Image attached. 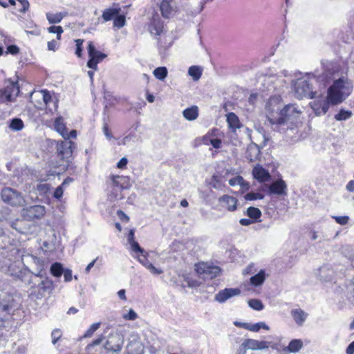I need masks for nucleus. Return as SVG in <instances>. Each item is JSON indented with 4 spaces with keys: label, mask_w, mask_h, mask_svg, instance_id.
<instances>
[{
    "label": "nucleus",
    "mask_w": 354,
    "mask_h": 354,
    "mask_svg": "<svg viewBox=\"0 0 354 354\" xmlns=\"http://www.w3.org/2000/svg\"><path fill=\"white\" fill-rule=\"evenodd\" d=\"M248 306L255 310H262L264 308V305L260 299H251L248 301Z\"/></svg>",
    "instance_id": "nucleus-36"
},
{
    "label": "nucleus",
    "mask_w": 354,
    "mask_h": 354,
    "mask_svg": "<svg viewBox=\"0 0 354 354\" xmlns=\"http://www.w3.org/2000/svg\"><path fill=\"white\" fill-rule=\"evenodd\" d=\"M260 149L257 145H250L246 151V158L250 162L255 161L259 158Z\"/></svg>",
    "instance_id": "nucleus-23"
},
{
    "label": "nucleus",
    "mask_w": 354,
    "mask_h": 354,
    "mask_svg": "<svg viewBox=\"0 0 354 354\" xmlns=\"http://www.w3.org/2000/svg\"><path fill=\"white\" fill-rule=\"evenodd\" d=\"M348 298L349 301L354 304V277L353 278L350 285L348 286Z\"/></svg>",
    "instance_id": "nucleus-53"
},
{
    "label": "nucleus",
    "mask_w": 354,
    "mask_h": 354,
    "mask_svg": "<svg viewBox=\"0 0 354 354\" xmlns=\"http://www.w3.org/2000/svg\"><path fill=\"white\" fill-rule=\"evenodd\" d=\"M125 180L124 177L120 176H113L111 178L112 183L115 188L123 189L124 187L121 184V180Z\"/></svg>",
    "instance_id": "nucleus-46"
},
{
    "label": "nucleus",
    "mask_w": 354,
    "mask_h": 354,
    "mask_svg": "<svg viewBox=\"0 0 354 354\" xmlns=\"http://www.w3.org/2000/svg\"><path fill=\"white\" fill-rule=\"evenodd\" d=\"M241 292V290L238 288H225L218 291V292L216 294L214 299L219 303H223L233 297L239 295Z\"/></svg>",
    "instance_id": "nucleus-15"
},
{
    "label": "nucleus",
    "mask_w": 354,
    "mask_h": 354,
    "mask_svg": "<svg viewBox=\"0 0 354 354\" xmlns=\"http://www.w3.org/2000/svg\"><path fill=\"white\" fill-rule=\"evenodd\" d=\"M247 215L249 218L257 220L261 216V212L257 207H249L247 209Z\"/></svg>",
    "instance_id": "nucleus-39"
},
{
    "label": "nucleus",
    "mask_w": 354,
    "mask_h": 354,
    "mask_svg": "<svg viewBox=\"0 0 354 354\" xmlns=\"http://www.w3.org/2000/svg\"><path fill=\"white\" fill-rule=\"evenodd\" d=\"M277 97H270L266 104L267 119L273 130L285 132L290 128V120L297 117L299 112L292 104L286 105L281 109Z\"/></svg>",
    "instance_id": "nucleus-1"
},
{
    "label": "nucleus",
    "mask_w": 354,
    "mask_h": 354,
    "mask_svg": "<svg viewBox=\"0 0 354 354\" xmlns=\"http://www.w3.org/2000/svg\"><path fill=\"white\" fill-rule=\"evenodd\" d=\"M303 346V343L299 339H293L292 340L288 346V351L292 353L298 352Z\"/></svg>",
    "instance_id": "nucleus-35"
},
{
    "label": "nucleus",
    "mask_w": 354,
    "mask_h": 354,
    "mask_svg": "<svg viewBox=\"0 0 354 354\" xmlns=\"http://www.w3.org/2000/svg\"><path fill=\"white\" fill-rule=\"evenodd\" d=\"M295 95L298 99L304 97L315 98L316 92L312 91L309 82L304 78H299L292 83Z\"/></svg>",
    "instance_id": "nucleus-3"
},
{
    "label": "nucleus",
    "mask_w": 354,
    "mask_h": 354,
    "mask_svg": "<svg viewBox=\"0 0 354 354\" xmlns=\"http://www.w3.org/2000/svg\"><path fill=\"white\" fill-rule=\"evenodd\" d=\"M55 130L65 139L68 140V133L66 128L65 123L64 122V119L62 117H59L55 119L54 123Z\"/></svg>",
    "instance_id": "nucleus-21"
},
{
    "label": "nucleus",
    "mask_w": 354,
    "mask_h": 354,
    "mask_svg": "<svg viewBox=\"0 0 354 354\" xmlns=\"http://www.w3.org/2000/svg\"><path fill=\"white\" fill-rule=\"evenodd\" d=\"M335 274L333 267L329 265H324L320 267L317 272V276L320 281H329L332 280Z\"/></svg>",
    "instance_id": "nucleus-17"
},
{
    "label": "nucleus",
    "mask_w": 354,
    "mask_h": 354,
    "mask_svg": "<svg viewBox=\"0 0 354 354\" xmlns=\"http://www.w3.org/2000/svg\"><path fill=\"white\" fill-rule=\"evenodd\" d=\"M346 354H354V341L352 342L346 348Z\"/></svg>",
    "instance_id": "nucleus-64"
},
{
    "label": "nucleus",
    "mask_w": 354,
    "mask_h": 354,
    "mask_svg": "<svg viewBox=\"0 0 354 354\" xmlns=\"http://www.w3.org/2000/svg\"><path fill=\"white\" fill-rule=\"evenodd\" d=\"M252 175L255 179L261 183L268 181L271 177L269 172L260 165L254 167Z\"/></svg>",
    "instance_id": "nucleus-20"
},
{
    "label": "nucleus",
    "mask_w": 354,
    "mask_h": 354,
    "mask_svg": "<svg viewBox=\"0 0 354 354\" xmlns=\"http://www.w3.org/2000/svg\"><path fill=\"white\" fill-rule=\"evenodd\" d=\"M160 5L162 15L165 18H169L176 11V3L175 0H155Z\"/></svg>",
    "instance_id": "nucleus-11"
},
{
    "label": "nucleus",
    "mask_w": 354,
    "mask_h": 354,
    "mask_svg": "<svg viewBox=\"0 0 354 354\" xmlns=\"http://www.w3.org/2000/svg\"><path fill=\"white\" fill-rule=\"evenodd\" d=\"M66 16L65 14L62 12L57 13H47L46 18L49 22V24H58L59 23L62 19Z\"/></svg>",
    "instance_id": "nucleus-30"
},
{
    "label": "nucleus",
    "mask_w": 354,
    "mask_h": 354,
    "mask_svg": "<svg viewBox=\"0 0 354 354\" xmlns=\"http://www.w3.org/2000/svg\"><path fill=\"white\" fill-rule=\"evenodd\" d=\"M128 242L130 245L131 250L134 253L143 252V249L139 243L134 240V230H131L128 234Z\"/></svg>",
    "instance_id": "nucleus-26"
},
{
    "label": "nucleus",
    "mask_w": 354,
    "mask_h": 354,
    "mask_svg": "<svg viewBox=\"0 0 354 354\" xmlns=\"http://www.w3.org/2000/svg\"><path fill=\"white\" fill-rule=\"evenodd\" d=\"M124 337L118 333H112L104 346L107 351L120 353L124 344Z\"/></svg>",
    "instance_id": "nucleus-7"
},
{
    "label": "nucleus",
    "mask_w": 354,
    "mask_h": 354,
    "mask_svg": "<svg viewBox=\"0 0 354 354\" xmlns=\"http://www.w3.org/2000/svg\"><path fill=\"white\" fill-rule=\"evenodd\" d=\"M275 80H279L275 76H268L265 78L264 82L268 84V90L275 89L277 88V86L272 85V84H274Z\"/></svg>",
    "instance_id": "nucleus-49"
},
{
    "label": "nucleus",
    "mask_w": 354,
    "mask_h": 354,
    "mask_svg": "<svg viewBox=\"0 0 354 354\" xmlns=\"http://www.w3.org/2000/svg\"><path fill=\"white\" fill-rule=\"evenodd\" d=\"M39 288L44 292H50L53 290L54 286L51 280L46 279L39 283Z\"/></svg>",
    "instance_id": "nucleus-37"
},
{
    "label": "nucleus",
    "mask_w": 354,
    "mask_h": 354,
    "mask_svg": "<svg viewBox=\"0 0 354 354\" xmlns=\"http://www.w3.org/2000/svg\"><path fill=\"white\" fill-rule=\"evenodd\" d=\"M342 253L351 261H354V246L345 245L342 248Z\"/></svg>",
    "instance_id": "nucleus-41"
},
{
    "label": "nucleus",
    "mask_w": 354,
    "mask_h": 354,
    "mask_svg": "<svg viewBox=\"0 0 354 354\" xmlns=\"http://www.w3.org/2000/svg\"><path fill=\"white\" fill-rule=\"evenodd\" d=\"M1 199L3 202L16 207H21L26 201L20 192L10 187H5L1 190Z\"/></svg>",
    "instance_id": "nucleus-4"
},
{
    "label": "nucleus",
    "mask_w": 354,
    "mask_h": 354,
    "mask_svg": "<svg viewBox=\"0 0 354 354\" xmlns=\"http://www.w3.org/2000/svg\"><path fill=\"white\" fill-rule=\"evenodd\" d=\"M37 95L43 100L44 104L46 106H49L50 102L52 101V96L49 91L46 90H42L39 91Z\"/></svg>",
    "instance_id": "nucleus-40"
},
{
    "label": "nucleus",
    "mask_w": 354,
    "mask_h": 354,
    "mask_svg": "<svg viewBox=\"0 0 354 354\" xmlns=\"http://www.w3.org/2000/svg\"><path fill=\"white\" fill-rule=\"evenodd\" d=\"M163 30L162 22L158 19L153 18L149 26V30L151 35H160Z\"/></svg>",
    "instance_id": "nucleus-22"
},
{
    "label": "nucleus",
    "mask_w": 354,
    "mask_h": 354,
    "mask_svg": "<svg viewBox=\"0 0 354 354\" xmlns=\"http://www.w3.org/2000/svg\"><path fill=\"white\" fill-rule=\"evenodd\" d=\"M122 9L119 4H113L112 6L106 8L102 12V18L103 22H107L114 19L118 15L119 12H121Z\"/></svg>",
    "instance_id": "nucleus-19"
},
{
    "label": "nucleus",
    "mask_w": 354,
    "mask_h": 354,
    "mask_svg": "<svg viewBox=\"0 0 354 354\" xmlns=\"http://www.w3.org/2000/svg\"><path fill=\"white\" fill-rule=\"evenodd\" d=\"M239 348L245 352H246L248 349L258 350V340L247 339L240 345Z\"/></svg>",
    "instance_id": "nucleus-28"
},
{
    "label": "nucleus",
    "mask_w": 354,
    "mask_h": 354,
    "mask_svg": "<svg viewBox=\"0 0 354 354\" xmlns=\"http://www.w3.org/2000/svg\"><path fill=\"white\" fill-rule=\"evenodd\" d=\"M64 272L62 265L60 263H54L50 266V273L56 277H59Z\"/></svg>",
    "instance_id": "nucleus-34"
},
{
    "label": "nucleus",
    "mask_w": 354,
    "mask_h": 354,
    "mask_svg": "<svg viewBox=\"0 0 354 354\" xmlns=\"http://www.w3.org/2000/svg\"><path fill=\"white\" fill-rule=\"evenodd\" d=\"M128 162V160L127 158H122L120 161L117 163V167L119 169H124Z\"/></svg>",
    "instance_id": "nucleus-63"
},
{
    "label": "nucleus",
    "mask_w": 354,
    "mask_h": 354,
    "mask_svg": "<svg viewBox=\"0 0 354 354\" xmlns=\"http://www.w3.org/2000/svg\"><path fill=\"white\" fill-rule=\"evenodd\" d=\"M269 194L286 195L287 185L282 179H278L271 183L270 185H265Z\"/></svg>",
    "instance_id": "nucleus-14"
},
{
    "label": "nucleus",
    "mask_w": 354,
    "mask_h": 354,
    "mask_svg": "<svg viewBox=\"0 0 354 354\" xmlns=\"http://www.w3.org/2000/svg\"><path fill=\"white\" fill-rule=\"evenodd\" d=\"M226 117L228 126L233 131L241 127L239 119L234 113H229Z\"/></svg>",
    "instance_id": "nucleus-24"
},
{
    "label": "nucleus",
    "mask_w": 354,
    "mask_h": 354,
    "mask_svg": "<svg viewBox=\"0 0 354 354\" xmlns=\"http://www.w3.org/2000/svg\"><path fill=\"white\" fill-rule=\"evenodd\" d=\"M100 326V323H94L85 332L82 338L90 337L93 335V334L99 328Z\"/></svg>",
    "instance_id": "nucleus-44"
},
{
    "label": "nucleus",
    "mask_w": 354,
    "mask_h": 354,
    "mask_svg": "<svg viewBox=\"0 0 354 354\" xmlns=\"http://www.w3.org/2000/svg\"><path fill=\"white\" fill-rule=\"evenodd\" d=\"M57 151L58 156L63 160L69 162V158L71 157L72 142L68 140L61 141L57 143Z\"/></svg>",
    "instance_id": "nucleus-12"
},
{
    "label": "nucleus",
    "mask_w": 354,
    "mask_h": 354,
    "mask_svg": "<svg viewBox=\"0 0 354 354\" xmlns=\"http://www.w3.org/2000/svg\"><path fill=\"white\" fill-rule=\"evenodd\" d=\"M19 52V48L15 45H10L7 47V53L16 55Z\"/></svg>",
    "instance_id": "nucleus-61"
},
{
    "label": "nucleus",
    "mask_w": 354,
    "mask_h": 354,
    "mask_svg": "<svg viewBox=\"0 0 354 354\" xmlns=\"http://www.w3.org/2000/svg\"><path fill=\"white\" fill-rule=\"evenodd\" d=\"M64 190H63V186L60 185L57 187L54 192V197L57 199H59L63 196Z\"/></svg>",
    "instance_id": "nucleus-60"
},
{
    "label": "nucleus",
    "mask_w": 354,
    "mask_h": 354,
    "mask_svg": "<svg viewBox=\"0 0 354 354\" xmlns=\"http://www.w3.org/2000/svg\"><path fill=\"white\" fill-rule=\"evenodd\" d=\"M218 202L222 207L230 212H233L236 209L238 201L234 196L223 195L219 198Z\"/></svg>",
    "instance_id": "nucleus-18"
},
{
    "label": "nucleus",
    "mask_w": 354,
    "mask_h": 354,
    "mask_svg": "<svg viewBox=\"0 0 354 354\" xmlns=\"http://www.w3.org/2000/svg\"><path fill=\"white\" fill-rule=\"evenodd\" d=\"M260 328L269 330V326L266 325L264 322H259L254 324H250L249 330L257 332L259 331Z\"/></svg>",
    "instance_id": "nucleus-45"
},
{
    "label": "nucleus",
    "mask_w": 354,
    "mask_h": 354,
    "mask_svg": "<svg viewBox=\"0 0 354 354\" xmlns=\"http://www.w3.org/2000/svg\"><path fill=\"white\" fill-rule=\"evenodd\" d=\"M15 300L12 295L0 292V313H8L14 307Z\"/></svg>",
    "instance_id": "nucleus-16"
},
{
    "label": "nucleus",
    "mask_w": 354,
    "mask_h": 354,
    "mask_svg": "<svg viewBox=\"0 0 354 354\" xmlns=\"http://www.w3.org/2000/svg\"><path fill=\"white\" fill-rule=\"evenodd\" d=\"M352 112L344 109H341L338 113L335 115V119L337 121L346 120L352 116Z\"/></svg>",
    "instance_id": "nucleus-38"
},
{
    "label": "nucleus",
    "mask_w": 354,
    "mask_h": 354,
    "mask_svg": "<svg viewBox=\"0 0 354 354\" xmlns=\"http://www.w3.org/2000/svg\"><path fill=\"white\" fill-rule=\"evenodd\" d=\"M46 213L45 207L43 205H32L21 210L22 217L28 221L41 218Z\"/></svg>",
    "instance_id": "nucleus-8"
},
{
    "label": "nucleus",
    "mask_w": 354,
    "mask_h": 354,
    "mask_svg": "<svg viewBox=\"0 0 354 354\" xmlns=\"http://www.w3.org/2000/svg\"><path fill=\"white\" fill-rule=\"evenodd\" d=\"M266 279L265 271L261 270L250 278V283L254 286L261 285Z\"/></svg>",
    "instance_id": "nucleus-29"
},
{
    "label": "nucleus",
    "mask_w": 354,
    "mask_h": 354,
    "mask_svg": "<svg viewBox=\"0 0 354 354\" xmlns=\"http://www.w3.org/2000/svg\"><path fill=\"white\" fill-rule=\"evenodd\" d=\"M62 333L59 329L56 328L53 330L51 333L52 343L53 344H55L57 342V341L62 337Z\"/></svg>",
    "instance_id": "nucleus-54"
},
{
    "label": "nucleus",
    "mask_w": 354,
    "mask_h": 354,
    "mask_svg": "<svg viewBox=\"0 0 354 354\" xmlns=\"http://www.w3.org/2000/svg\"><path fill=\"white\" fill-rule=\"evenodd\" d=\"M19 88L17 82H10L8 85L0 92V100L3 102L12 101L19 94Z\"/></svg>",
    "instance_id": "nucleus-10"
},
{
    "label": "nucleus",
    "mask_w": 354,
    "mask_h": 354,
    "mask_svg": "<svg viewBox=\"0 0 354 354\" xmlns=\"http://www.w3.org/2000/svg\"><path fill=\"white\" fill-rule=\"evenodd\" d=\"M244 183H245V181H244L243 177H241V176H237L229 180V184L231 186H235L237 185L243 186Z\"/></svg>",
    "instance_id": "nucleus-52"
},
{
    "label": "nucleus",
    "mask_w": 354,
    "mask_h": 354,
    "mask_svg": "<svg viewBox=\"0 0 354 354\" xmlns=\"http://www.w3.org/2000/svg\"><path fill=\"white\" fill-rule=\"evenodd\" d=\"M264 196L260 193L250 192L245 194V199L247 201H253L263 199Z\"/></svg>",
    "instance_id": "nucleus-50"
},
{
    "label": "nucleus",
    "mask_w": 354,
    "mask_h": 354,
    "mask_svg": "<svg viewBox=\"0 0 354 354\" xmlns=\"http://www.w3.org/2000/svg\"><path fill=\"white\" fill-rule=\"evenodd\" d=\"M188 74L192 77L193 80H198L202 75V68L198 66H192L189 68Z\"/></svg>",
    "instance_id": "nucleus-31"
},
{
    "label": "nucleus",
    "mask_w": 354,
    "mask_h": 354,
    "mask_svg": "<svg viewBox=\"0 0 354 354\" xmlns=\"http://www.w3.org/2000/svg\"><path fill=\"white\" fill-rule=\"evenodd\" d=\"M126 24V17L124 13L119 12L118 15L113 20V27L121 28Z\"/></svg>",
    "instance_id": "nucleus-32"
},
{
    "label": "nucleus",
    "mask_w": 354,
    "mask_h": 354,
    "mask_svg": "<svg viewBox=\"0 0 354 354\" xmlns=\"http://www.w3.org/2000/svg\"><path fill=\"white\" fill-rule=\"evenodd\" d=\"M18 3H17V9L22 13L26 12V10L29 8V2L28 0H17Z\"/></svg>",
    "instance_id": "nucleus-43"
},
{
    "label": "nucleus",
    "mask_w": 354,
    "mask_h": 354,
    "mask_svg": "<svg viewBox=\"0 0 354 354\" xmlns=\"http://www.w3.org/2000/svg\"><path fill=\"white\" fill-rule=\"evenodd\" d=\"M76 50L75 54L77 57H80L82 56V44L83 40L82 39H76Z\"/></svg>",
    "instance_id": "nucleus-57"
},
{
    "label": "nucleus",
    "mask_w": 354,
    "mask_h": 354,
    "mask_svg": "<svg viewBox=\"0 0 354 354\" xmlns=\"http://www.w3.org/2000/svg\"><path fill=\"white\" fill-rule=\"evenodd\" d=\"M10 127L13 130L20 131L24 128L23 121L21 119L15 118L11 121Z\"/></svg>",
    "instance_id": "nucleus-42"
},
{
    "label": "nucleus",
    "mask_w": 354,
    "mask_h": 354,
    "mask_svg": "<svg viewBox=\"0 0 354 354\" xmlns=\"http://www.w3.org/2000/svg\"><path fill=\"white\" fill-rule=\"evenodd\" d=\"M48 31L50 33H56L57 39L59 40L61 39L62 33L63 32V28L62 26H52L48 28Z\"/></svg>",
    "instance_id": "nucleus-48"
},
{
    "label": "nucleus",
    "mask_w": 354,
    "mask_h": 354,
    "mask_svg": "<svg viewBox=\"0 0 354 354\" xmlns=\"http://www.w3.org/2000/svg\"><path fill=\"white\" fill-rule=\"evenodd\" d=\"M332 218L335 219L337 223L342 225H346L349 221L348 216H333Z\"/></svg>",
    "instance_id": "nucleus-51"
},
{
    "label": "nucleus",
    "mask_w": 354,
    "mask_h": 354,
    "mask_svg": "<svg viewBox=\"0 0 354 354\" xmlns=\"http://www.w3.org/2000/svg\"><path fill=\"white\" fill-rule=\"evenodd\" d=\"M352 85L348 80L339 78L328 88L327 97L332 105L341 104L351 94Z\"/></svg>",
    "instance_id": "nucleus-2"
},
{
    "label": "nucleus",
    "mask_w": 354,
    "mask_h": 354,
    "mask_svg": "<svg viewBox=\"0 0 354 354\" xmlns=\"http://www.w3.org/2000/svg\"><path fill=\"white\" fill-rule=\"evenodd\" d=\"M58 44H59L58 42L54 39L48 41L47 44L48 50L55 51L57 49Z\"/></svg>",
    "instance_id": "nucleus-59"
},
{
    "label": "nucleus",
    "mask_w": 354,
    "mask_h": 354,
    "mask_svg": "<svg viewBox=\"0 0 354 354\" xmlns=\"http://www.w3.org/2000/svg\"><path fill=\"white\" fill-rule=\"evenodd\" d=\"M138 261L145 266L152 274L159 275L162 273V270L160 268H156L148 260L149 253L143 249V252L136 253Z\"/></svg>",
    "instance_id": "nucleus-13"
},
{
    "label": "nucleus",
    "mask_w": 354,
    "mask_h": 354,
    "mask_svg": "<svg viewBox=\"0 0 354 354\" xmlns=\"http://www.w3.org/2000/svg\"><path fill=\"white\" fill-rule=\"evenodd\" d=\"M102 131L104 136L108 140H111V138H113V136L106 123H104L103 124Z\"/></svg>",
    "instance_id": "nucleus-58"
},
{
    "label": "nucleus",
    "mask_w": 354,
    "mask_h": 354,
    "mask_svg": "<svg viewBox=\"0 0 354 354\" xmlns=\"http://www.w3.org/2000/svg\"><path fill=\"white\" fill-rule=\"evenodd\" d=\"M104 337L103 335L99 336L97 339L93 340L91 344H88L86 349L89 351L92 347L100 344L104 340Z\"/></svg>",
    "instance_id": "nucleus-55"
},
{
    "label": "nucleus",
    "mask_w": 354,
    "mask_h": 354,
    "mask_svg": "<svg viewBox=\"0 0 354 354\" xmlns=\"http://www.w3.org/2000/svg\"><path fill=\"white\" fill-rule=\"evenodd\" d=\"M311 108L317 115H324L327 113L330 102L328 97L319 96L315 100L310 103Z\"/></svg>",
    "instance_id": "nucleus-9"
},
{
    "label": "nucleus",
    "mask_w": 354,
    "mask_h": 354,
    "mask_svg": "<svg viewBox=\"0 0 354 354\" xmlns=\"http://www.w3.org/2000/svg\"><path fill=\"white\" fill-rule=\"evenodd\" d=\"M159 45L161 48L165 49L171 45V40L170 37L163 35L159 41Z\"/></svg>",
    "instance_id": "nucleus-47"
},
{
    "label": "nucleus",
    "mask_w": 354,
    "mask_h": 354,
    "mask_svg": "<svg viewBox=\"0 0 354 354\" xmlns=\"http://www.w3.org/2000/svg\"><path fill=\"white\" fill-rule=\"evenodd\" d=\"M137 317L138 315L133 309H130L128 313L123 315L125 320H135Z\"/></svg>",
    "instance_id": "nucleus-56"
},
{
    "label": "nucleus",
    "mask_w": 354,
    "mask_h": 354,
    "mask_svg": "<svg viewBox=\"0 0 354 354\" xmlns=\"http://www.w3.org/2000/svg\"><path fill=\"white\" fill-rule=\"evenodd\" d=\"M64 277L66 282L71 281L72 280V271L69 269L64 270Z\"/></svg>",
    "instance_id": "nucleus-62"
},
{
    "label": "nucleus",
    "mask_w": 354,
    "mask_h": 354,
    "mask_svg": "<svg viewBox=\"0 0 354 354\" xmlns=\"http://www.w3.org/2000/svg\"><path fill=\"white\" fill-rule=\"evenodd\" d=\"M183 117L189 121L196 120L198 116V109L196 106L187 108L183 111Z\"/></svg>",
    "instance_id": "nucleus-27"
},
{
    "label": "nucleus",
    "mask_w": 354,
    "mask_h": 354,
    "mask_svg": "<svg viewBox=\"0 0 354 354\" xmlns=\"http://www.w3.org/2000/svg\"><path fill=\"white\" fill-rule=\"evenodd\" d=\"M88 55L89 59L86 65L95 71L97 70V64L106 57V54L96 50L92 41H89L88 44Z\"/></svg>",
    "instance_id": "nucleus-6"
},
{
    "label": "nucleus",
    "mask_w": 354,
    "mask_h": 354,
    "mask_svg": "<svg viewBox=\"0 0 354 354\" xmlns=\"http://www.w3.org/2000/svg\"><path fill=\"white\" fill-rule=\"evenodd\" d=\"M195 270L199 277L205 280L212 279L219 275L221 272L219 267L204 262L196 264Z\"/></svg>",
    "instance_id": "nucleus-5"
},
{
    "label": "nucleus",
    "mask_w": 354,
    "mask_h": 354,
    "mask_svg": "<svg viewBox=\"0 0 354 354\" xmlns=\"http://www.w3.org/2000/svg\"><path fill=\"white\" fill-rule=\"evenodd\" d=\"M291 315L295 322L299 326H301L305 322L307 314L301 309H293L291 310Z\"/></svg>",
    "instance_id": "nucleus-25"
},
{
    "label": "nucleus",
    "mask_w": 354,
    "mask_h": 354,
    "mask_svg": "<svg viewBox=\"0 0 354 354\" xmlns=\"http://www.w3.org/2000/svg\"><path fill=\"white\" fill-rule=\"evenodd\" d=\"M153 75L159 80H164L167 75L168 71L166 67L161 66L156 68L153 72Z\"/></svg>",
    "instance_id": "nucleus-33"
}]
</instances>
